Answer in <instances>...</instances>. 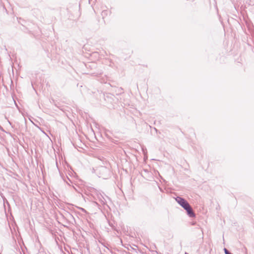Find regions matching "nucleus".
I'll return each instance as SVG.
<instances>
[{
	"mask_svg": "<svg viewBox=\"0 0 254 254\" xmlns=\"http://www.w3.org/2000/svg\"><path fill=\"white\" fill-rule=\"evenodd\" d=\"M176 201L184 208H186V207L189 205V203L184 198L177 196L176 198Z\"/></svg>",
	"mask_w": 254,
	"mask_h": 254,
	"instance_id": "f257e3e1",
	"label": "nucleus"
},
{
	"mask_svg": "<svg viewBox=\"0 0 254 254\" xmlns=\"http://www.w3.org/2000/svg\"><path fill=\"white\" fill-rule=\"evenodd\" d=\"M184 209L187 211V214L190 217H193L195 216V214H194V213L190 204L188 205L186 207V208H184Z\"/></svg>",
	"mask_w": 254,
	"mask_h": 254,
	"instance_id": "f03ea898",
	"label": "nucleus"
},
{
	"mask_svg": "<svg viewBox=\"0 0 254 254\" xmlns=\"http://www.w3.org/2000/svg\"><path fill=\"white\" fill-rule=\"evenodd\" d=\"M107 12V11H103L102 14H105Z\"/></svg>",
	"mask_w": 254,
	"mask_h": 254,
	"instance_id": "7ed1b4c3",
	"label": "nucleus"
},
{
	"mask_svg": "<svg viewBox=\"0 0 254 254\" xmlns=\"http://www.w3.org/2000/svg\"><path fill=\"white\" fill-rule=\"evenodd\" d=\"M7 122H8V124H9V125H11V123H10V122L9 121H8Z\"/></svg>",
	"mask_w": 254,
	"mask_h": 254,
	"instance_id": "20e7f679",
	"label": "nucleus"
}]
</instances>
